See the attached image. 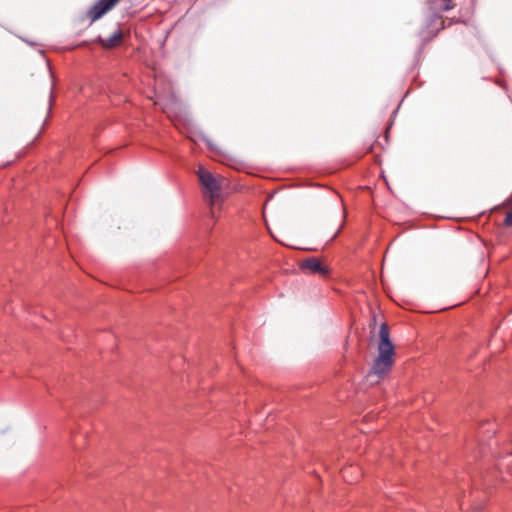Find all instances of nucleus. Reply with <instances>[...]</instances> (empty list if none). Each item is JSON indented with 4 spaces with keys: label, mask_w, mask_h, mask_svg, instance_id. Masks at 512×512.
Segmentation results:
<instances>
[{
    "label": "nucleus",
    "mask_w": 512,
    "mask_h": 512,
    "mask_svg": "<svg viewBox=\"0 0 512 512\" xmlns=\"http://www.w3.org/2000/svg\"><path fill=\"white\" fill-rule=\"evenodd\" d=\"M123 38V32L118 29L110 37L102 38L99 36L97 42L105 49H112L117 47Z\"/></svg>",
    "instance_id": "obj_5"
},
{
    "label": "nucleus",
    "mask_w": 512,
    "mask_h": 512,
    "mask_svg": "<svg viewBox=\"0 0 512 512\" xmlns=\"http://www.w3.org/2000/svg\"><path fill=\"white\" fill-rule=\"evenodd\" d=\"M504 223L507 226H512V210L507 213V215H506V217L504 219Z\"/></svg>",
    "instance_id": "obj_6"
},
{
    "label": "nucleus",
    "mask_w": 512,
    "mask_h": 512,
    "mask_svg": "<svg viewBox=\"0 0 512 512\" xmlns=\"http://www.w3.org/2000/svg\"><path fill=\"white\" fill-rule=\"evenodd\" d=\"M301 268L309 270L313 274L326 276L329 272L328 268L323 266L319 259L310 257L302 261Z\"/></svg>",
    "instance_id": "obj_4"
},
{
    "label": "nucleus",
    "mask_w": 512,
    "mask_h": 512,
    "mask_svg": "<svg viewBox=\"0 0 512 512\" xmlns=\"http://www.w3.org/2000/svg\"><path fill=\"white\" fill-rule=\"evenodd\" d=\"M378 357L374 360L370 371L371 376L384 378L393 366L394 345L390 340L389 329L385 323L379 329Z\"/></svg>",
    "instance_id": "obj_1"
},
{
    "label": "nucleus",
    "mask_w": 512,
    "mask_h": 512,
    "mask_svg": "<svg viewBox=\"0 0 512 512\" xmlns=\"http://www.w3.org/2000/svg\"><path fill=\"white\" fill-rule=\"evenodd\" d=\"M119 0H98L89 10L88 15L92 21L98 20L107 11L112 9Z\"/></svg>",
    "instance_id": "obj_3"
},
{
    "label": "nucleus",
    "mask_w": 512,
    "mask_h": 512,
    "mask_svg": "<svg viewBox=\"0 0 512 512\" xmlns=\"http://www.w3.org/2000/svg\"><path fill=\"white\" fill-rule=\"evenodd\" d=\"M368 375H370V373H369ZM373 377H374V376H371V377H370V376H368V378L370 379V382H373V379H371V378H373ZM375 377L377 378V381L381 379V378H378L377 376H375Z\"/></svg>",
    "instance_id": "obj_8"
},
{
    "label": "nucleus",
    "mask_w": 512,
    "mask_h": 512,
    "mask_svg": "<svg viewBox=\"0 0 512 512\" xmlns=\"http://www.w3.org/2000/svg\"><path fill=\"white\" fill-rule=\"evenodd\" d=\"M198 177L201 185L210 193L211 198H213L221 188L214 175L211 172L200 168L198 170Z\"/></svg>",
    "instance_id": "obj_2"
},
{
    "label": "nucleus",
    "mask_w": 512,
    "mask_h": 512,
    "mask_svg": "<svg viewBox=\"0 0 512 512\" xmlns=\"http://www.w3.org/2000/svg\"><path fill=\"white\" fill-rule=\"evenodd\" d=\"M443 2H444V6H443L444 10L447 11V10H450L452 8V6L450 4L451 0H443Z\"/></svg>",
    "instance_id": "obj_7"
},
{
    "label": "nucleus",
    "mask_w": 512,
    "mask_h": 512,
    "mask_svg": "<svg viewBox=\"0 0 512 512\" xmlns=\"http://www.w3.org/2000/svg\"><path fill=\"white\" fill-rule=\"evenodd\" d=\"M338 232H339V231H336V232L333 234V236L330 238V241H332V240L337 236Z\"/></svg>",
    "instance_id": "obj_9"
}]
</instances>
